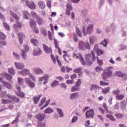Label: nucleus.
Instances as JSON below:
<instances>
[{"label":"nucleus","mask_w":127,"mask_h":127,"mask_svg":"<svg viewBox=\"0 0 127 127\" xmlns=\"http://www.w3.org/2000/svg\"><path fill=\"white\" fill-rule=\"evenodd\" d=\"M114 67L112 66H109L106 67L104 70V72L102 74V79L104 81H106V82H109L110 81L109 79L112 78L113 76V70Z\"/></svg>","instance_id":"obj_1"},{"label":"nucleus","mask_w":127,"mask_h":127,"mask_svg":"<svg viewBox=\"0 0 127 127\" xmlns=\"http://www.w3.org/2000/svg\"><path fill=\"white\" fill-rule=\"evenodd\" d=\"M82 32L84 36H87V34H92L94 32V24H89L86 28V27H82Z\"/></svg>","instance_id":"obj_2"},{"label":"nucleus","mask_w":127,"mask_h":127,"mask_svg":"<svg viewBox=\"0 0 127 127\" xmlns=\"http://www.w3.org/2000/svg\"><path fill=\"white\" fill-rule=\"evenodd\" d=\"M17 73L18 74H19V75H22V76H27V75H28L29 77H30L31 79H32V80H33L34 81H36V79L34 76H33L32 74L30 73V71H29V70L26 68H25L21 71H18Z\"/></svg>","instance_id":"obj_3"},{"label":"nucleus","mask_w":127,"mask_h":127,"mask_svg":"<svg viewBox=\"0 0 127 127\" xmlns=\"http://www.w3.org/2000/svg\"><path fill=\"white\" fill-rule=\"evenodd\" d=\"M10 13L12 17L14 18V19H15L16 20V24H14V29H16V28H21V23H20V22L18 21L19 20V18L18 17V16L14 13V12H13L12 11H10Z\"/></svg>","instance_id":"obj_4"},{"label":"nucleus","mask_w":127,"mask_h":127,"mask_svg":"<svg viewBox=\"0 0 127 127\" xmlns=\"http://www.w3.org/2000/svg\"><path fill=\"white\" fill-rule=\"evenodd\" d=\"M1 96L2 97H8V99H10V101L13 102V103H18L19 102V98L16 97L15 96H11L9 94H7L6 92H2Z\"/></svg>","instance_id":"obj_5"},{"label":"nucleus","mask_w":127,"mask_h":127,"mask_svg":"<svg viewBox=\"0 0 127 127\" xmlns=\"http://www.w3.org/2000/svg\"><path fill=\"white\" fill-rule=\"evenodd\" d=\"M24 50H21V56H22L23 59L26 60V58L27 57V55L26 53H28V51H29V47L28 46L25 45L24 46Z\"/></svg>","instance_id":"obj_6"},{"label":"nucleus","mask_w":127,"mask_h":127,"mask_svg":"<svg viewBox=\"0 0 127 127\" xmlns=\"http://www.w3.org/2000/svg\"><path fill=\"white\" fill-rule=\"evenodd\" d=\"M73 57L76 59H79L82 65H86V62L84 60V58H83V56L81 54H73Z\"/></svg>","instance_id":"obj_7"},{"label":"nucleus","mask_w":127,"mask_h":127,"mask_svg":"<svg viewBox=\"0 0 127 127\" xmlns=\"http://www.w3.org/2000/svg\"><path fill=\"white\" fill-rule=\"evenodd\" d=\"M95 115V112L94 110L90 109L87 111L85 114V116L87 119H94V116Z\"/></svg>","instance_id":"obj_8"},{"label":"nucleus","mask_w":127,"mask_h":127,"mask_svg":"<svg viewBox=\"0 0 127 127\" xmlns=\"http://www.w3.org/2000/svg\"><path fill=\"white\" fill-rule=\"evenodd\" d=\"M32 71L34 74H36V75H42V74L44 73L43 70L39 67H34L32 69Z\"/></svg>","instance_id":"obj_9"},{"label":"nucleus","mask_w":127,"mask_h":127,"mask_svg":"<svg viewBox=\"0 0 127 127\" xmlns=\"http://www.w3.org/2000/svg\"><path fill=\"white\" fill-rule=\"evenodd\" d=\"M14 64L16 69L18 70H21V69H23L25 66L24 65V64L22 63H18V62H14Z\"/></svg>","instance_id":"obj_10"},{"label":"nucleus","mask_w":127,"mask_h":127,"mask_svg":"<svg viewBox=\"0 0 127 127\" xmlns=\"http://www.w3.org/2000/svg\"><path fill=\"white\" fill-rule=\"evenodd\" d=\"M92 61H96L97 60V63L100 66H102L103 65V61L101 60H99L98 58H96L95 57V54L94 53V51H92Z\"/></svg>","instance_id":"obj_11"},{"label":"nucleus","mask_w":127,"mask_h":127,"mask_svg":"<svg viewBox=\"0 0 127 127\" xmlns=\"http://www.w3.org/2000/svg\"><path fill=\"white\" fill-rule=\"evenodd\" d=\"M0 82L2 84H3L4 87H5V88H7V89H11L12 88L11 84L8 82L4 81L2 78L0 77Z\"/></svg>","instance_id":"obj_12"},{"label":"nucleus","mask_w":127,"mask_h":127,"mask_svg":"<svg viewBox=\"0 0 127 127\" xmlns=\"http://www.w3.org/2000/svg\"><path fill=\"white\" fill-rule=\"evenodd\" d=\"M51 58H52V60L53 62H54V63L55 64L56 63V60H57L59 66H62L61 62H60V60H59V59H58V58H59L58 56H56V59L55 57H54V55L51 54Z\"/></svg>","instance_id":"obj_13"},{"label":"nucleus","mask_w":127,"mask_h":127,"mask_svg":"<svg viewBox=\"0 0 127 127\" xmlns=\"http://www.w3.org/2000/svg\"><path fill=\"white\" fill-rule=\"evenodd\" d=\"M41 54H42V51L39 48H37L33 51V55L34 56H39L41 55Z\"/></svg>","instance_id":"obj_14"},{"label":"nucleus","mask_w":127,"mask_h":127,"mask_svg":"<svg viewBox=\"0 0 127 127\" xmlns=\"http://www.w3.org/2000/svg\"><path fill=\"white\" fill-rule=\"evenodd\" d=\"M85 59L88 65H92V64H93V63L92 62V59L93 60V58L92 59V56H91V54L86 55Z\"/></svg>","instance_id":"obj_15"},{"label":"nucleus","mask_w":127,"mask_h":127,"mask_svg":"<svg viewBox=\"0 0 127 127\" xmlns=\"http://www.w3.org/2000/svg\"><path fill=\"white\" fill-rule=\"evenodd\" d=\"M16 88L18 91V92L16 93L17 96H18L21 98H24V96H25V94H24V93L20 92V87L17 85Z\"/></svg>","instance_id":"obj_16"},{"label":"nucleus","mask_w":127,"mask_h":127,"mask_svg":"<svg viewBox=\"0 0 127 127\" xmlns=\"http://www.w3.org/2000/svg\"><path fill=\"white\" fill-rule=\"evenodd\" d=\"M120 107L122 111L127 110V102L125 100L121 101L120 102Z\"/></svg>","instance_id":"obj_17"},{"label":"nucleus","mask_w":127,"mask_h":127,"mask_svg":"<svg viewBox=\"0 0 127 127\" xmlns=\"http://www.w3.org/2000/svg\"><path fill=\"white\" fill-rule=\"evenodd\" d=\"M43 46V49L44 51L46 52V53L49 54L50 53H52V50H51V48L48 47V46H46L45 44H44Z\"/></svg>","instance_id":"obj_18"},{"label":"nucleus","mask_w":127,"mask_h":127,"mask_svg":"<svg viewBox=\"0 0 127 127\" xmlns=\"http://www.w3.org/2000/svg\"><path fill=\"white\" fill-rule=\"evenodd\" d=\"M79 97H80V94H79V93L78 92H76L74 93H72L70 95L69 98L71 100H75V99H78Z\"/></svg>","instance_id":"obj_19"},{"label":"nucleus","mask_w":127,"mask_h":127,"mask_svg":"<svg viewBox=\"0 0 127 127\" xmlns=\"http://www.w3.org/2000/svg\"><path fill=\"white\" fill-rule=\"evenodd\" d=\"M0 76H5L8 81H11L12 79V76L6 72H3V73H0Z\"/></svg>","instance_id":"obj_20"},{"label":"nucleus","mask_w":127,"mask_h":127,"mask_svg":"<svg viewBox=\"0 0 127 127\" xmlns=\"http://www.w3.org/2000/svg\"><path fill=\"white\" fill-rule=\"evenodd\" d=\"M46 115L44 114H39L36 116V118L38 121H43Z\"/></svg>","instance_id":"obj_21"},{"label":"nucleus","mask_w":127,"mask_h":127,"mask_svg":"<svg viewBox=\"0 0 127 127\" xmlns=\"http://www.w3.org/2000/svg\"><path fill=\"white\" fill-rule=\"evenodd\" d=\"M27 6L31 9H35V8H36L35 3H34V2L33 1L29 2L27 3Z\"/></svg>","instance_id":"obj_22"},{"label":"nucleus","mask_w":127,"mask_h":127,"mask_svg":"<svg viewBox=\"0 0 127 127\" xmlns=\"http://www.w3.org/2000/svg\"><path fill=\"white\" fill-rule=\"evenodd\" d=\"M97 41V37L96 36H91L89 38V42L91 45H93Z\"/></svg>","instance_id":"obj_23"},{"label":"nucleus","mask_w":127,"mask_h":127,"mask_svg":"<svg viewBox=\"0 0 127 127\" xmlns=\"http://www.w3.org/2000/svg\"><path fill=\"white\" fill-rule=\"evenodd\" d=\"M78 48L80 50H85V43H84L83 41H80L78 42Z\"/></svg>","instance_id":"obj_24"},{"label":"nucleus","mask_w":127,"mask_h":127,"mask_svg":"<svg viewBox=\"0 0 127 127\" xmlns=\"http://www.w3.org/2000/svg\"><path fill=\"white\" fill-rule=\"evenodd\" d=\"M30 26L31 28H35L36 27V22L35 20L33 19L30 20Z\"/></svg>","instance_id":"obj_25"},{"label":"nucleus","mask_w":127,"mask_h":127,"mask_svg":"<svg viewBox=\"0 0 127 127\" xmlns=\"http://www.w3.org/2000/svg\"><path fill=\"white\" fill-rule=\"evenodd\" d=\"M42 97V95L40 94L39 95V96H35L34 97L33 99V101H34V103L35 104H38V102H39V100H40V98Z\"/></svg>","instance_id":"obj_26"},{"label":"nucleus","mask_w":127,"mask_h":127,"mask_svg":"<svg viewBox=\"0 0 127 127\" xmlns=\"http://www.w3.org/2000/svg\"><path fill=\"white\" fill-rule=\"evenodd\" d=\"M18 36L19 37V41L20 42V44H21L23 42L22 39L24 38V34H23V33H19L18 34Z\"/></svg>","instance_id":"obj_27"},{"label":"nucleus","mask_w":127,"mask_h":127,"mask_svg":"<svg viewBox=\"0 0 127 127\" xmlns=\"http://www.w3.org/2000/svg\"><path fill=\"white\" fill-rule=\"evenodd\" d=\"M66 14L67 15H70V11L72 10V6L70 4H67L66 5Z\"/></svg>","instance_id":"obj_28"},{"label":"nucleus","mask_w":127,"mask_h":127,"mask_svg":"<svg viewBox=\"0 0 127 127\" xmlns=\"http://www.w3.org/2000/svg\"><path fill=\"white\" fill-rule=\"evenodd\" d=\"M17 81H18V84L16 85V87L17 86L20 87V86H21V85H22V84L24 83V80L22 79V78L21 77H18L17 79Z\"/></svg>","instance_id":"obj_29"},{"label":"nucleus","mask_w":127,"mask_h":127,"mask_svg":"<svg viewBox=\"0 0 127 127\" xmlns=\"http://www.w3.org/2000/svg\"><path fill=\"white\" fill-rule=\"evenodd\" d=\"M100 89H101V88L100 86L96 85L95 84L92 85L91 87V91H94V90L95 91H99Z\"/></svg>","instance_id":"obj_30"},{"label":"nucleus","mask_w":127,"mask_h":127,"mask_svg":"<svg viewBox=\"0 0 127 127\" xmlns=\"http://www.w3.org/2000/svg\"><path fill=\"white\" fill-rule=\"evenodd\" d=\"M36 20L38 23V24H39V25H42V24H43V19H42L40 16H39V17H38L36 19Z\"/></svg>","instance_id":"obj_31"},{"label":"nucleus","mask_w":127,"mask_h":127,"mask_svg":"<svg viewBox=\"0 0 127 127\" xmlns=\"http://www.w3.org/2000/svg\"><path fill=\"white\" fill-rule=\"evenodd\" d=\"M115 117H116V118L118 119V120H121L122 119H124V117H125V115L121 113H116L115 114Z\"/></svg>","instance_id":"obj_32"},{"label":"nucleus","mask_w":127,"mask_h":127,"mask_svg":"<svg viewBox=\"0 0 127 127\" xmlns=\"http://www.w3.org/2000/svg\"><path fill=\"white\" fill-rule=\"evenodd\" d=\"M23 18L25 19H28L29 18V16L30 15L29 13L27 11H23Z\"/></svg>","instance_id":"obj_33"},{"label":"nucleus","mask_w":127,"mask_h":127,"mask_svg":"<svg viewBox=\"0 0 127 127\" xmlns=\"http://www.w3.org/2000/svg\"><path fill=\"white\" fill-rule=\"evenodd\" d=\"M38 5L39 7H40V8H41V9H44L45 8V7L46 6L45 3H44V2H43V1H40L38 2Z\"/></svg>","instance_id":"obj_34"},{"label":"nucleus","mask_w":127,"mask_h":127,"mask_svg":"<svg viewBox=\"0 0 127 127\" xmlns=\"http://www.w3.org/2000/svg\"><path fill=\"white\" fill-rule=\"evenodd\" d=\"M57 111L60 115V118H64V113H63V110L60 108H57Z\"/></svg>","instance_id":"obj_35"},{"label":"nucleus","mask_w":127,"mask_h":127,"mask_svg":"<svg viewBox=\"0 0 127 127\" xmlns=\"http://www.w3.org/2000/svg\"><path fill=\"white\" fill-rule=\"evenodd\" d=\"M54 111L53 109H51V108H48L45 110L44 111V114H51L53 113Z\"/></svg>","instance_id":"obj_36"},{"label":"nucleus","mask_w":127,"mask_h":127,"mask_svg":"<svg viewBox=\"0 0 127 127\" xmlns=\"http://www.w3.org/2000/svg\"><path fill=\"white\" fill-rule=\"evenodd\" d=\"M80 91V87L75 85L71 88V92H77Z\"/></svg>","instance_id":"obj_37"},{"label":"nucleus","mask_w":127,"mask_h":127,"mask_svg":"<svg viewBox=\"0 0 127 127\" xmlns=\"http://www.w3.org/2000/svg\"><path fill=\"white\" fill-rule=\"evenodd\" d=\"M31 42L32 44H33L34 46H36L38 44V41L36 39L32 38L31 39Z\"/></svg>","instance_id":"obj_38"},{"label":"nucleus","mask_w":127,"mask_h":127,"mask_svg":"<svg viewBox=\"0 0 127 127\" xmlns=\"http://www.w3.org/2000/svg\"><path fill=\"white\" fill-rule=\"evenodd\" d=\"M8 73L11 74V75H13V76H14L15 75V70L12 67L9 68L8 70Z\"/></svg>","instance_id":"obj_39"},{"label":"nucleus","mask_w":127,"mask_h":127,"mask_svg":"<svg viewBox=\"0 0 127 127\" xmlns=\"http://www.w3.org/2000/svg\"><path fill=\"white\" fill-rule=\"evenodd\" d=\"M64 59L65 62H66V63H69V60H71L69 58V55H68L67 54H64Z\"/></svg>","instance_id":"obj_40"},{"label":"nucleus","mask_w":127,"mask_h":127,"mask_svg":"<svg viewBox=\"0 0 127 127\" xmlns=\"http://www.w3.org/2000/svg\"><path fill=\"white\" fill-rule=\"evenodd\" d=\"M110 90H111V87H108L107 88L102 89V93L103 94H108L109 92H110Z\"/></svg>","instance_id":"obj_41"},{"label":"nucleus","mask_w":127,"mask_h":127,"mask_svg":"<svg viewBox=\"0 0 127 127\" xmlns=\"http://www.w3.org/2000/svg\"><path fill=\"white\" fill-rule=\"evenodd\" d=\"M59 85V81L55 80L53 83L51 85L52 88H54V87H57V86Z\"/></svg>","instance_id":"obj_42"},{"label":"nucleus","mask_w":127,"mask_h":127,"mask_svg":"<svg viewBox=\"0 0 127 127\" xmlns=\"http://www.w3.org/2000/svg\"><path fill=\"white\" fill-rule=\"evenodd\" d=\"M100 44L103 45L104 47H107L108 46V40L106 39H105L103 41H102Z\"/></svg>","instance_id":"obj_43"},{"label":"nucleus","mask_w":127,"mask_h":127,"mask_svg":"<svg viewBox=\"0 0 127 127\" xmlns=\"http://www.w3.org/2000/svg\"><path fill=\"white\" fill-rule=\"evenodd\" d=\"M125 98V95L124 94H120L116 96L117 100H119L121 101V100H123Z\"/></svg>","instance_id":"obj_44"},{"label":"nucleus","mask_w":127,"mask_h":127,"mask_svg":"<svg viewBox=\"0 0 127 127\" xmlns=\"http://www.w3.org/2000/svg\"><path fill=\"white\" fill-rule=\"evenodd\" d=\"M31 14L32 17H33L34 18H36V19L39 16V15H37V14H36V13L34 11H32L31 12Z\"/></svg>","instance_id":"obj_45"},{"label":"nucleus","mask_w":127,"mask_h":127,"mask_svg":"<svg viewBox=\"0 0 127 127\" xmlns=\"http://www.w3.org/2000/svg\"><path fill=\"white\" fill-rule=\"evenodd\" d=\"M5 38H6V36L3 33L0 32V40H5Z\"/></svg>","instance_id":"obj_46"},{"label":"nucleus","mask_w":127,"mask_h":127,"mask_svg":"<svg viewBox=\"0 0 127 127\" xmlns=\"http://www.w3.org/2000/svg\"><path fill=\"white\" fill-rule=\"evenodd\" d=\"M76 33L79 37H82V32L80 30V29L78 27H76Z\"/></svg>","instance_id":"obj_47"},{"label":"nucleus","mask_w":127,"mask_h":127,"mask_svg":"<svg viewBox=\"0 0 127 127\" xmlns=\"http://www.w3.org/2000/svg\"><path fill=\"white\" fill-rule=\"evenodd\" d=\"M13 56L17 60H19V59H20V56L18 55L17 53L13 52Z\"/></svg>","instance_id":"obj_48"},{"label":"nucleus","mask_w":127,"mask_h":127,"mask_svg":"<svg viewBox=\"0 0 127 127\" xmlns=\"http://www.w3.org/2000/svg\"><path fill=\"white\" fill-rule=\"evenodd\" d=\"M107 118H108V119H110V120H111V121H112L113 122H116V119L112 115H107Z\"/></svg>","instance_id":"obj_49"},{"label":"nucleus","mask_w":127,"mask_h":127,"mask_svg":"<svg viewBox=\"0 0 127 127\" xmlns=\"http://www.w3.org/2000/svg\"><path fill=\"white\" fill-rule=\"evenodd\" d=\"M48 35H49V38L50 40L51 41L53 40V39L54 38V36L52 35V33H51V32L49 31H48Z\"/></svg>","instance_id":"obj_50"},{"label":"nucleus","mask_w":127,"mask_h":127,"mask_svg":"<svg viewBox=\"0 0 127 127\" xmlns=\"http://www.w3.org/2000/svg\"><path fill=\"white\" fill-rule=\"evenodd\" d=\"M49 103H50V100H48L46 104L41 108V110H43V109H45V108H47L48 105H49Z\"/></svg>","instance_id":"obj_51"},{"label":"nucleus","mask_w":127,"mask_h":127,"mask_svg":"<svg viewBox=\"0 0 127 127\" xmlns=\"http://www.w3.org/2000/svg\"><path fill=\"white\" fill-rule=\"evenodd\" d=\"M109 82H105L103 80L100 81V86H109Z\"/></svg>","instance_id":"obj_52"},{"label":"nucleus","mask_w":127,"mask_h":127,"mask_svg":"<svg viewBox=\"0 0 127 127\" xmlns=\"http://www.w3.org/2000/svg\"><path fill=\"white\" fill-rule=\"evenodd\" d=\"M99 45H98L97 44H96L94 46V48H93V50L94 51V52L96 53L98 50H99Z\"/></svg>","instance_id":"obj_53"},{"label":"nucleus","mask_w":127,"mask_h":127,"mask_svg":"<svg viewBox=\"0 0 127 127\" xmlns=\"http://www.w3.org/2000/svg\"><path fill=\"white\" fill-rule=\"evenodd\" d=\"M81 84H82V80L81 79H78V80L75 82V85L80 87L81 86Z\"/></svg>","instance_id":"obj_54"},{"label":"nucleus","mask_w":127,"mask_h":127,"mask_svg":"<svg viewBox=\"0 0 127 127\" xmlns=\"http://www.w3.org/2000/svg\"><path fill=\"white\" fill-rule=\"evenodd\" d=\"M46 101V98L45 97L43 98L41 101L40 104H39V107H41V106H42V105H43V104L45 103Z\"/></svg>","instance_id":"obj_55"},{"label":"nucleus","mask_w":127,"mask_h":127,"mask_svg":"<svg viewBox=\"0 0 127 127\" xmlns=\"http://www.w3.org/2000/svg\"><path fill=\"white\" fill-rule=\"evenodd\" d=\"M3 25L7 30H9L10 29L9 25L7 24V23L5 22H3Z\"/></svg>","instance_id":"obj_56"},{"label":"nucleus","mask_w":127,"mask_h":127,"mask_svg":"<svg viewBox=\"0 0 127 127\" xmlns=\"http://www.w3.org/2000/svg\"><path fill=\"white\" fill-rule=\"evenodd\" d=\"M28 85L29 86V87L30 88H34V87H35V84L34 83V82L31 81V82H30Z\"/></svg>","instance_id":"obj_57"},{"label":"nucleus","mask_w":127,"mask_h":127,"mask_svg":"<svg viewBox=\"0 0 127 127\" xmlns=\"http://www.w3.org/2000/svg\"><path fill=\"white\" fill-rule=\"evenodd\" d=\"M87 13H88V10L87 9H83L81 11V15L82 16H85Z\"/></svg>","instance_id":"obj_58"},{"label":"nucleus","mask_w":127,"mask_h":127,"mask_svg":"<svg viewBox=\"0 0 127 127\" xmlns=\"http://www.w3.org/2000/svg\"><path fill=\"white\" fill-rule=\"evenodd\" d=\"M11 102L10 100H5V99H2L1 100V102L2 103V104H8V103H10Z\"/></svg>","instance_id":"obj_59"},{"label":"nucleus","mask_w":127,"mask_h":127,"mask_svg":"<svg viewBox=\"0 0 127 127\" xmlns=\"http://www.w3.org/2000/svg\"><path fill=\"white\" fill-rule=\"evenodd\" d=\"M121 91H120V89H118L117 90H115L113 91V93L114 95H119Z\"/></svg>","instance_id":"obj_60"},{"label":"nucleus","mask_w":127,"mask_h":127,"mask_svg":"<svg viewBox=\"0 0 127 127\" xmlns=\"http://www.w3.org/2000/svg\"><path fill=\"white\" fill-rule=\"evenodd\" d=\"M82 69H83L82 67H78L77 68H75L73 70V72H74V73H79L81 71Z\"/></svg>","instance_id":"obj_61"},{"label":"nucleus","mask_w":127,"mask_h":127,"mask_svg":"<svg viewBox=\"0 0 127 127\" xmlns=\"http://www.w3.org/2000/svg\"><path fill=\"white\" fill-rule=\"evenodd\" d=\"M74 81L73 80H70V79H68L66 81V84H68V85H72V84H74Z\"/></svg>","instance_id":"obj_62"},{"label":"nucleus","mask_w":127,"mask_h":127,"mask_svg":"<svg viewBox=\"0 0 127 127\" xmlns=\"http://www.w3.org/2000/svg\"><path fill=\"white\" fill-rule=\"evenodd\" d=\"M25 83L27 84V85H28L30 83H31V80L29 78H25Z\"/></svg>","instance_id":"obj_63"},{"label":"nucleus","mask_w":127,"mask_h":127,"mask_svg":"<svg viewBox=\"0 0 127 127\" xmlns=\"http://www.w3.org/2000/svg\"><path fill=\"white\" fill-rule=\"evenodd\" d=\"M115 74L118 77H123V73L121 71H117L115 72Z\"/></svg>","instance_id":"obj_64"}]
</instances>
